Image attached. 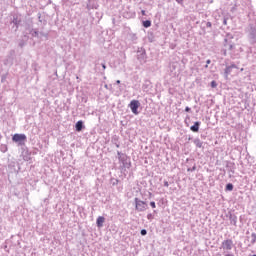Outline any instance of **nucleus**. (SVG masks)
<instances>
[{
  "label": "nucleus",
  "instance_id": "1",
  "mask_svg": "<svg viewBox=\"0 0 256 256\" xmlns=\"http://www.w3.org/2000/svg\"><path fill=\"white\" fill-rule=\"evenodd\" d=\"M134 203H135V209L136 211H138L139 213H143L144 211H147L149 205L147 204V202L142 201L139 198L134 199Z\"/></svg>",
  "mask_w": 256,
  "mask_h": 256
},
{
  "label": "nucleus",
  "instance_id": "2",
  "mask_svg": "<svg viewBox=\"0 0 256 256\" xmlns=\"http://www.w3.org/2000/svg\"><path fill=\"white\" fill-rule=\"evenodd\" d=\"M137 60L141 65H145V63H147V51L145 48L140 47L137 49Z\"/></svg>",
  "mask_w": 256,
  "mask_h": 256
},
{
  "label": "nucleus",
  "instance_id": "3",
  "mask_svg": "<svg viewBox=\"0 0 256 256\" xmlns=\"http://www.w3.org/2000/svg\"><path fill=\"white\" fill-rule=\"evenodd\" d=\"M12 141L14 143H18V145H25L27 142V135L25 134H14L12 137Z\"/></svg>",
  "mask_w": 256,
  "mask_h": 256
},
{
  "label": "nucleus",
  "instance_id": "4",
  "mask_svg": "<svg viewBox=\"0 0 256 256\" xmlns=\"http://www.w3.org/2000/svg\"><path fill=\"white\" fill-rule=\"evenodd\" d=\"M233 247H235V243H233L232 239H226L221 243V249H223V251L229 252L233 249Z\"/></svg>",
  "mask_w": 256,
  "mask_h": 256
},
{
  "label": "nucleus",
  "instance_id": "5",
  "mask_svg": "<svg viewBox=\"0 0 256 256\" xmlns=\"http://www.w3.org/2000/svg\"><path fill=\"white\" fill-rule=\"evenodd\" d=\"M129 107L134 115H137L139 113V107H141V103H139V100H132L129 104Z\"/></svg>",
  "mask_w": 256,
  "mask_h": 256
},
{
  "label": "nucleus",
  "instance_id": "6",
  "mask_svg": "<svg viewBox=\"0 0 256 256\" xmlns=\"http://www.w3.org/2000/svg\"><path fill=\"white\" fill-rule=\"evenodd\" d=\"M248 38L250 39V43H256V28L253 26H250V29L248 31Z\"/></svg>",
  "mask_w": 256,
  "mask_h": 256
},
{
  "label": "nucleus",
  "instance_id": "7",
  "mask_svg": "<svg viewBox=\"0 0 256 256\" xmlns=\"http://www.w3.org/2000/svg\"><path fill=\"white\" fill-rule=\"evenodd\" d=\"M119 161L122 163V167H124V169H129V167H131V162H129L127 155L124 154V156H120Z\"/></svg>",
  "mask_w": 256,
  "mask_h": 256
},
{
  "label": "nucleus",
  "instance_id": "8",
  "mask_svg": "<svg viewBox=\"0 0 256 256\" xmlns=\"http://www.w3.org/2000/svg\"><path fill=\"white\" fill-rule=\"evenodd\" d=\"M233 69H237V65L231 64L230 66H227L224 70V77L225 79H229V75H231Z\"/></svg>",
  "mask_w": 256,
  "mask_h": 256
},
{
  "label": "nucleus",
  "instance_id": "9",
  "mask_svg": "<svg viewBox=\"0 0 256 256\" xmlns=\"http://www.w3.org/2000/svg\"><path fill=\"white\" fill-rule=\"evenodd\" d=\"M30 35H32V37H36L37 39H39L41 37H46L47 38V34H45L43 32H39L38 29H31L30 30Z\"/></svg>",
  "mask_w": 256,
  "mask_h": 256
},
{
  "label": "nucleus",
  "instance_id": "10",
  "mask_svg": "<svg viewBox=\"0 0 256 256\" xmlns=\"http://www.w3.org/2000/svg\"><path fill=\"white\" fill-rule=\"evenodd\" d=\"M228 217H229L230 225H234V227H237V215L229 213Z\"/></svg>",
  "mask_w": 256,
  "mask_h": 256
},
{
  "label": "nucleus",
  "instance_id": "11",
  "mask_svg": "<svg viewBox=\"0 0 256 256\" xmlns=\"http://www.w3.org/2000/svg\"><path fill=\"white\" fill-rule=\"evenodd\" d=\"M199 127H201V122L196 121V122L194 123V125H192V126L190 127V130H191L193 133H199Z\"/></svg>",
  "mask_w": 256,
  "mask_h": 256
},
{
  "label": "nucleus",
  "instance_id": "12",
  "mask_svg": "<svg viewBox=\"0 0 256 256\" xmlns=\"http://www.w3.org/2000/svg\"><path fill=\"white\" fill-rule=\"evenodd\" d=\"M84 128H85V125L83 124V120L76 122L75 124L76 131L78 132L83 131Z\"/></svg>",
  "mask_w": 256,
  "mask_h": 256
},
{
  "label": "nucleus",
  "instance_id": "13",
  "mask_svg": "<svg viewBox=\"0 0 256 256\" xmlns=\"http://www.w3.org/2000/svg\"><path fill=\"white\" fill-rule=\"evenodd\" d=\"M193 143L198 149H203V141L201 139L196 138L193 140Z\"/></svg>",
  "mask_w": 256,
  "mask_h": 256
},
{
  "label": "nucleus",
  "instance_id": "14",
  "mask_svg": "<svg viewBox=\"0 0 256 256\" xmlns=\"http://www.w3.org/2000/svg\"><path fill=\"white\" fill-rule=\"evenodd\" d=\"M105 223V217L99 216L96 220L97 227H103V224Z\"/></svg>",
  "mask_w": 256,
  "mask_h": 256
},
{
  "label": "nucleus",
  "instance_id": "15",
  "mask_svg": "<svg viewBox=\"0 0 256 256\" xmlns=\"http://www.w3.org/2000/svg\"><path fill=\"white\" fill-rule=\"evenodd\" d=\"M38 21H39V23H40L41 25H43V26L47 25V20H45V19L43 18V16L41 15V13H38Z\"/></svg>",
  "mask_w": 256,
  "mask_h": 256
},
{
  "label": "nucleus",
  "instance_id": "16",
  "mask_svg": "<svg viewBox=\"0 0 256 256\" xmlns=\"http://www.w3.org/2000/svg\"><path fill=\"white\" fill-rule=\"evenodd\" d=\"M224 41H225L224 47H227L229 51H233V49H235V45L227 44V39H225Z\"/></svg>",
  "mask_w": 256,
  "mask_h": 256
},
{
  "label": "nucleus",
  "instance_id": "17",
  "mask_svg": "<svg viewBox=\"0 0 256 256\" xmlns=\"http://www.w3.org/2000/svg\"><path fill=\"white\" fill-rule=\"evenodd\" d=\"M0 151H1V153H7V151H8L7 145L6 144H1L0 145Z\"/></svg>",
  "mask_w": 256,
  "mask_h": 256
},
{
  "label": "nucleus",
  "instance_id": "18",
  "mask_svg": "<svg viewBox=\"0 0 256 256\" xmlns=\"http://www.w3.org/2000/svg\"><path fill=\"white\" fill-rule=\"evenodd\" d=\"M143 27H145V29H149V27H151V21L150 20L143 21Z\"/></svg>",
  "mask_w": 256,
  "mask_h": 256
},
{
  "label": "nucleus",
  "instance_id": "19",
  "mask_svg": "<svg viewBox=\"0 0 256 256\" xmlns=\"http://www.w3.org/2000/svg\"><path fill=\"white\" fill-rule=\"evenodd\" d=\"M129 38L131 39V41H133V43H135L137 41V34L130 33Z\"/></svg>",
  "mask_w": 256,
  "mask_h": 256
},
{
  "label": "nucleus",
  "instance_id": "20",
  "mask_svg": "<svg viewBox=\"0 0 256 256\" xmlns=\"http://www.w3.org/2000/svg\"><path fill=\"white\" fill-rule=\"evenodd\" d=\"M226 191H233V184L232 183H228L226 184Z\"/></svg>",
  "mask_w": 256,
  "mask_h": 256
},
{
  "label": "nucleus",
  "instance_id": "21",
  "mask_svg": "<svg viewBox=\"0 0 256 256\" xmlns=\"http://www.w3.org/2000/svg\"><path fill=\"white\" fill-rule=\"evenodd\" d=\"M12 23L16 25V28L19 27V20L17 18H13Z\"/></svg>",
  "mask_w": 256,
  "mask_h": 256
},
{
  "label": "nucleus",
  "instance_id": "22",
  "mask_svg": "<svg viewBox=\"0 0 256 256\" xmlns=\"http://www.w3.org/2000/svg\"><path fill=\"white\" fill-rule=\"evenodd\" d=\"M111 182H112V185H118V183H119V180H117V179H115V178H113V179H111Z\"/></svg>",
  "mask_w": 256,
  "mask_h": 256
},
{
  "label": "nucleus",
  "instance_id": "23",
  "mask_svg": "<svg viewBox=\"0 0 256 256\" xmlns=\"http://www.w3.org/2000/svg\"><path fill=\"white\" fill-rule=\"evenodd\" d=\"M251 238H252V243H256V234L255 233L251 234Z\"/></svg>",
  "mask_w": 256,
  "mask_h": 256
},
{
  "label": "nucleus",
  "instance_id": "24",
  "mask_svg": "<svg viewBox=\"0 0 256 256\" xmlns=\"http://www.w3.org/2000/svg\"><path fill=\"white\" fill-rule=\"evenodd\" d=\"M211 87L212 89H215V87H217V82L215 80L211 82Z\"/></svg>",
  "mask_w": 256,
  "mask_h": 256
},
{
  "label": "nucleus",
  "instance_id": "25",
  "mask_svg": "<svg viewBox=\"0 0 256 256\" xmlns=\"http://www.w3.org/2000/svg\"><path fill=\"white\" fill-rule=\"evenodd\" d=\"M140 235H142L143 237H145V235H147V231L145 229H142L140 231Z\"/></svg>",
  "mask_w": 256,
  "mask_h": 256
},
{
  "label": "nucleus",
  "instance_id": "26",
  "mask_svg": "<svg viewBox=\"0 0 256 256\" xmlns=\"http://www.w3.org/2000/svg\"><path fill=\"white\" fill-rule=\"evenodd\" d=\"M150 207H152V209H155L157 207L155 201L150 202Z\"/></svg>",
  "mask_w": 256,
  "mask_h": 256
},
{
  "label": "nucleus",
  "instance_id": "27",
  "mask_svg": "<svg viewBox=\"0 0 256 256\" xmlns=\"http://www.w3.org/2000/svg\"><path fill=\"white\" fill-rule=\"evenodd\" d=\"M118 159H121L125 154L121 153L120 151H117Z\"/></svg>",
  "mask_w": 256,
  "mask_h": 256
},
{
  "label": "nucleus",
  "instance_id": "28",
  "mask_svg": "<svg viewBox=\"0 0 256 256\" xmlns=\"http://www.w3.org/2000/svg\"><path fill=\"white\" fill-rule=\"evenodd\" d=\"M210 63H211V60L208 59V60L206 61L205 69H207V67H209Z\"/></svg>",
  "mask_w": 256,
  "mask_h": 256
},
{
  "label": "nucleus",
  "instance_id": "29",
  "mask_svg": "<svg viewBox=\"0 0 256 256\" xmlns=\"http://www.w3.org/2000/svg\"><path fill=\"white\" fill-rule=\"evenodd\" d=\"M147 219L151 221V219H153V214H147Z\"/></svg>",
  "mask_w": 256,
  "mask_h": 256
},
{
  "label": "nucleus",
  "instance_id": "30",
  "mask_svg": "<svg viewBox=\"0 0 256 256\" xmlns=\"http://www.w3.org/2000/svg\"><path fill=\"white\" fill-rule=\"evenodd\" d=\"M185 111L186 113H189L191 111V108L189 106H186Z\"/></svg>",
  "mask_w": 256,
  "mask_h": 256
},
{
  "label": "nucleus",
  "instance_id": "31",
  "mask_svg": "<svg viewBox=\"0 0 256 256\" xmlns=\"http://www.w3.org/2000/svg\"><path fill=\"white\" fill-rule=\"evenodd\" d=\"M164 187H169V182L167 180H164Z\"/></svg>",
  "mask_w": 256,
  "mask_h": 256
},
{
  "label": "nucleus",
  "instance_id": "32",
  "mask_svg": "<svg viewBox=\"0 0 256 256\" xmlns=\"http://www.w3.org/2000/svg\"><path fill=\"white\" fill-rule=\"evenodd\" d=\"M101 66H102L104 71L107 69V65H105V63H102Z\"/></svg>",
  "mask_w": 256,
  "mask_h": 256
},
{
  "label": "nucleus",
  "instance_id": "33",
  "mask_svg": "<svg viewBox=\"0 0 256 256\" xmlns=\"http://www.w3.org/2000/svg\"><path fill=\"white\" fill-rule=\"evenodd\" d=\"M195 169H197V167L193 166L192 168H188V171H195Z\"/></svg>",
  "mask_w": 256,
  "mask_h": 256
},
{
  "label": "nucleus",
  "instance_id": "34",
  "mask_svg": "<svg viewBox=\"0 0 256 256\" xmlns=\"http://www.w3.org/2000/svg\"><path fill=\"white\" fill-rule=\"evenodd\" d=\"M223 25H227V18L223 19Z\"/></svg>",
  "mask_w": 256,
  "mask_h": 256
},
{
  "label": "nucleus",
  "instance_id": "35",
  "mask_svg": "<svg viewBox=\"0 0 256 256\" xmlns=\"http://www.w3.org/2000/svg\"><path fill=\"white\" fill-rule=\"evenodd\" d=\"M176 2H178L179 5H182V4H183V0H176Z\"/></svg>",
  "mask_w": 256,
  "mask_h": 256
},
{
  "label": "nucleus",
  "instance_id": "36",
  "mask_svg": "<svg viewBox=\"0 0 256 256\" xmlns=\"http://www.w3.org/2000/svg\"><path fill=\"white\" fill-rule=\"evenodd\" d=\"M141 14H142L143 16L147 15V13L145 12V10H142V11H141Z\"/></svg>",
  "mask_w": 256,
  "mask_h": 256
},
{
  "label": "nucleus",
  "instance_id": "37",
  "mask_svg": "<svg viewBox=\"0 0 256 256\" xmlns=\"http://www.w3.org/2000/svg\"><path fill=\"white\" fill-rule=\"evenodd\" d=\"M223 55L227 56V50L226 49L223 50Z\"/></svg>",
  "mask_w": 256,
  "mask_h": 256
},
{
  "label": "nucleus",
  "instance_id": "38",
  "mask_svg": "<svg viewBox=\"0 0 256 256\" xmlns=\"http://www.w3.org/2000/svg\"><path fill=\"white\" fill-rule=\"evenodd\" d=\"M225 256H235L233 253H227Z\"/></svg>",
  "mask_w": 256,
  "mask_h": 256
},
{
  "label": "nucleus",
  "instance_id": "39",
  "mask_svg": "<svg viewBox=\"0 0 256 256\" xmlns=\"http://www.w3.org/2000/svg\"><path fill=\"white\" fill-rule=\"evenodd\" d=\"M116 84H117V85L121 84V80H117V81H116Z\"/></svg>",
  "mask_w": 256,
  "mask_h": 256
},
{
  "label": "nucleus",
  "instance_id": "40",
  "mask_svg": "<svg viewBox=\"0 0 256 256\" xmlns=\"http://www.w3.org/2000/svg\"><path fill=\"white\" fill-rule=\"evenodd\" d=\"M207 27H211V22H208V23H207Z\"/></svg>",
  "mask_w": 256,
  "mask_h": 256
},
{
  "label": "nucleus",
  "instance_id": "41",
  "mask_svg": "<svg viewBox=\"0 0 256 256\" xmlns=\"http://www.w3.org/2000/svg\"><path fill=\"white\" fill-rule=\"evenodd\" d=\"M143 87H144V88H145V87H149V84H144Z\"/></svg>",
  "mask_w": 256,
  "mask_h": 256
},
{
  "label": "nucleus",
  "instance_id": "42",
  "mask_svg": "<svg viewBox=\"0 0 256 256\" xmlns=\"http://www.w3.org/2000/svg\"><path fill=\"white\" fill-rule=\"evenodd\" d=\"M19 45H20V47H23V44L20 43Z\"/></svg>",
  "mask_w": 256,
  "mask_h": 256
},
{
  "label": "nucleus",
  "instance_id": "43",
  "mask_svg": "<svg viewBox=\"0 0 256 256\" xmlns=\"http://www.w3.org/2000/svg\"><path fill=\"white\" fill-rule=\"evenodd\" d=\"M116 147L119 148V144H116Z\"/></svg>",
  "mask_w": 256,
  "mask_h": 256
},
{
  "label": "nucleus",
  "instance_id": "44",
  "mask_svg": "<svg viewBox=\"0 0 256 256\" xmlns=\"http://www.w3.org/2000/svg\"><path fill=\"white\" fill-rule=\"evenodd\" d=\"M2 137H3V136L0 134V139H2Z\"/></svg>",
  "mask_w": 256,
  "mask_h": 256
},
{
  "label": "nucleus",
  "instance_id": "45",
  "mask_svg": "<svg viewBox=\"0 0 256 256\" xmlns=\"http://www.w3.org/2000/svg\"><path fill=\"white\" fill-rule=\"evenodd\" d=\"M252 256H256V254L252 255Z\"/></svg>",
  "mask_w": 256,
  "mask_h": 256
}]
</instances>
